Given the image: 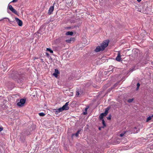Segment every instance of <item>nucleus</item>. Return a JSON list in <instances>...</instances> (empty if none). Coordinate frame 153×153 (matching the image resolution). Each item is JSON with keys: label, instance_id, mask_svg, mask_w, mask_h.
I'll list each match as a JSON object with an SVG mask.
<instances>
[{"label": "nucleus", "instance_id": "16", "mask_svg": "<svg viewBox=\"0 0 153 153\" xmlns=\"http://www.w3.org/2000/svg\"><path fill=\"white\" fill-rule=\"evenodd\" d=\"M81 131V130H78L77 132L75 134H73V135H75L76 137H77L79 134V132Z\"/></svg>", "mask_w": 153, "mask_h": 153}, {"label": "nucleus", "instance_id": "29", "mask_svg": "<svg viewBox=\"0 0 153 153\" xmlns=\"http://www.w3.org/2000/svg\"><path fill=\"white\" fill-rule=\"evenodd\" d=\"M89 106H88V107H87L86 108H85V112H87V109H88V108H89Z\"/></svg>", "mask_w": 153, "mask_h": 153}, {"label": "nucleus", "instance_id": "32", "mask_svg": "<svg viewBox=\"0 0 153 153\" xmlns=\"http://www.w3.org/2000/svg\"><path fill=\"white\" fill-rule=\"evenodd\" d=\"M3 129V128L2 127H0V132L2 131Z\"/></svg>", "mask_w": 153, "mask_h": 153}, {"label": "nucleus", "instance_id": "43", "mask_svg": "<svg viewBox=\"0 0 153 153\" xmlns=\"http://www.w3.org/2000/svg\"><path fill=\"white\" fill-rule=\"evenodd\" d=\"M41 60H42H42H43L42 59H41Z\"/></svg>", "mask_w": 153, "mask_h": 153}, {"label": "nucleus", "instance_id": "30", "mask_svg": "<svg viewBox=\"0 0 153 153\" xmlns=\"http://www.w3.org/2000/svg\"><path fill=\"white\" fill-rule=\"evenodd\" d=\"M18 1V0H13L11 2H10V3L11 2H17Z\"/></svg>", "mask_w": 153, "mask_h": 153}, {"label": "nucleus", "instance_id": "19", "mask_svg": "<svg viewBox=\"0 0 153 153\" xmlns=\"http://www.w3.org/2000/svg\"><path fill=\"white\" fill-rule=\"evenodd\" d=\"M39 114L40 116H44L45 115V114L43 112L40 113Z\"/></svg>", "mask_w": 153, "mask_h": 153}, {"label": "nucleus", "instance_id": "6", "mask_svg": "<svg viewBox=\"0 0 153 153\" xmlns=\"http://www.w3.org/2000/svg\"><path fill=\"white\" fill-rule=\"evenodd\" d=\"M15 20L17 22L18 25L19 26H21L22 25V20L17 17L15 18Z\"/></svg>", "mask_w": 153, "mask_h": 153}, {"label": "nucleus", "instance_id": "26", "mask_svg": "<svg viewBox=\"0 0 153 153\" xmlns=\"http://www.w3.org/2000/svg\"><path fill=\"white\" fill-rule=\"evenodd\" d=\"M79 92L76 91V97H78V96L79 95Z\"/></svg>", "mask_w": 153, "mask_h": 153}, {"label": "nucleus", "instance_id": "20", "mask_svg": "<svg viewBox=\"0 0 153 153\" xmlns=\"http://www.w3.org/2000/svg\"><path fill=\"white\" fill-rule=\"evenodd\" d=\"M113 67L112 66H110V68H112V69L111 70H109L107 72H109L110 71H112V72H113Z\"/></svg>", "mask_w": 153, "mask_h": 153}, {"label": "nucleus", "instance_id": "27", "mask_svg": "<svg viewBox=\"0 0 153 153\" xmlns=\"http://www.w3.org/2000/svg\"><path fill=\"white\" fill-rule=\"evenodd\" d=\"M71 39H67L66 40V42L68 43H70V42H71Z\"/></svg>", "mask_w": 153, "mask_h": 153}, {"label": "nucleus", "instance_id": "3", "mask_svg": "<svg viewBox=\"0 0 153 153\" xmlns=\"http://www.w3.org/2000/svg\"><path fill=\"white\" fill-rule=\"evenodd\" d=\"M7 8L9 9L11 11L15 14L16 15L18 14L17 11L11 5H10L9 4H8L7 7Z\"/></svg>", "mask_w": 153, "mask_h": 153}, {"label": "nucleus", "instance_id": "9", "mask_svg": "<svg viewBox=\"0 0 153 153\" xmlns=\"http://www.w3.org/2000/svg\"><path fill=\"white\" fill-rule=\"evenodd\" d=\"M60 73L58 69H55L54 72L53 73V75L55 77H57V75L58 74H59Z\"/></svg>", "mask_w": 153, "mask_h": 153}, {"label": "nucleus", "instance_id": "5", "mask_svg": "<svg viewBox=\"0 0 153 153\" xmlns=\"http://www.w3.org/2000/svg\"><path fill=\"white\" fill-rule=\"evenodd\" d=\"M69 102H66L65 104L61 107L62 111L67 110L69 109V107L68 106Z\"/></svg>", "mask_w": 153, "mask_h": 153}, {"label": "nucleus", "instance_id": "33", "mask_svg": "<svg viewBox=\"0 0 153 153\" xmlns=\"http://www.w3.org/2000/svg\"><path fill=\"white\" fill-rule=\"evenodd\" d=\"M87 114V112H83V114L84 115H86Z\"/></svg>", "mask_w": 153, "mask_h": 153}, {"label": "nucleus", "instance_id": "31", "mask_svg": "<svg viewBox=\"0 0 153 153\" xmlns=\"http://www.w3.org/2000/svg\"><path fill=\"white\" fill-rule=\"evenodd\" d=\"M140 85V83L139 82L137 83V86L139 87Z\"/></svg>", "mask_w": 153, "mask_h": 153}, {"label": "nucleus", "instance_id": "36", "mask_svg": "<svg viewBox=\"0 0 153 153\" xmlns=\"http://www.w3.org/2000/svg\"><path fill=\"white\" fill-rule=\"evenodd\" d=\"M7 12L8 13H9V14H10V12L9 11V10H7Z\"/></svg>", "mask_w": 153, "mask_h": 153}, {"label": "nucleus", "instance_id": "2", "mask_svg": "<svg viewBox=\"0 0 153 153\" xmlns=\"http://www.w3.org/2000/svg\"><path fill=\"white\" fill-rule=\"evenodd\" d=\"M13 78L18 83L21 85L23 84L25 77L19 74H16L15 76H14Z\"/></svg>", "mask_w": 153, "mask_h": 153}, {"label": "nucleus", "instance_id": "38", "mask_svg": "<svg viewBox=\"0 0 153 153\" xmlns=\"http://www.w3.org/2000/svg\"><path fill=\"white\" fill-rule=\"evenodd\" d=\"M5 19H4L2 21H7V20H4Z\"/></svg>", "mask_w": 153, "mask_h": 153}, {"label": "nucleus", "instance_id": "10", "mask_svg": "<svg viewBox=\"0 0 153 153\" xmlns=\"http://www.w3.org/2000/svg\"><path fill=\"white\" fill-rule=\"evenodd\" d=\"M54 10V7L53 6H51L49 9L48 13L49 15H50Z\"/></svg>", "mask_w": 153, "mask_h": 153}, {"label": "nucleus", "instance_id": "13", "mask_svg": "<svg viewBox=\"0 0 153 153\" xmlns=\"http://www.w3.org/2000/svg\"><path fill=\"white\" fill-rule=\"evenodd\" d=\"M73 34V33L72 31H68L66 33V35L67 36H72Z\"/></svg>", "mask_w": 153, "mask_h": 153}, {"label": "nucleus", "instance_id": "12", "mask_svg": "<svg viewBox=\"0 0 153 153\" xmlns=\"http://www.w3.org/2000/svg\"><path fill=\"white\" fill-rule=\"evenodd\" d=\"M100 120L102 121V124H103V126H102V128H104L106 126V125L105 123V122L104 119H100Z\"/></svg>", "mask_w": 153, "mask_h": 153}, {"label": "nucleus", "instance_id": "1", "mask_svg": "<svg viewBox=\"0 0 153 153\" xmlns=\"http://www.w3.org/2000/svg\"><path fill=\"white\" fill-rule=\"evenodd\" d=\"M109 41L105 40L100 44V46H98L96 47L95 51L97 52L100 51H103L108 45Z\"/></svg>", "mask_w": 153, "mask_h": 153}, {"label": "nucleus", "instance_id": "40", "mask_svg": "<svg viewBox=\"0 0 153 153\" xmlns=\"http://www.w3.org/2000/svg\"><path fill=\"white\" fill-rule=\"evenodd\" d=\"M116 84H115L114 85V86L115 87L116 86Z\"/></svg>", "mask_w": 153, "mask_h": 153}, {"label": "nucleus", "instance_id": "23", "mask_svg": "<svg viewBox=\"0 0 153 153\" xmlns=\"http://www.w3.org/2000/svg\"><path fill=\"white\" fill-rule=\"evenodd\" d=\"M111 114H110L108 117H107V118L108 120H110L111 119Z\"/></svg>", "mask_w": 153, "mask_h": 153}, {"label": "nucleus", "instance_id": "18", "mask_svg": "<svg viewBox=\"0 0 153 153\" xmlns=\"http://www.w3.org/2000/svg\"><path fill=\"white\" fill-rule=\"evenodd\" d=\"M152 117V116H149L148 117H147L146 120V122H149V120H150L151 119Z\"/></svg>", "mask_w": 153, "mask_h": 153}, {"label": "nucleus", "instance_id": "8", "mask_svg": "<svg viewBox=\"0 0 153 153\" xmlns=\"http://www.w3.org/2000/svg\"><path fill=\"white\" fill-rule=\"evenodd\" d=\"M121 56L120 55V53L119 52L118 53L117 56L115 59L118 62H120L122 60V59L121 58Z\"/></svg>", "mask_w": 153, "mask_h": 153}, {"label": "nucleus", "instance_id": "37", "mask_svg": "<svg viewBox=\"0 0 153 153\" xmlns=\"http://www.w3.org/2000/svg\"><path fill=\"white\" fill-rule=\"evenodd\" d=\"M137 1L138 2H140V1H141V0H137Z\"/></svg>", "mask_w": 153, "mask_h": 153}, {"label": "nucleus", "instance_id": "7", "mask_svg": "<svg viewBox=\"0 0 153 153\" xmlns=\"http://www.w3.org/2000/svg\"><path fill=\"white\" fill-rule=\"evenodd\" d=\"M63 111L61 108L57 109H54V112L56 114H57L59 113L62 111Z\"/></svg>", "mask_w": 153, "mask_h": 153}, {"label": "nucleus", "instance_id": "21", "mask_svg": "<svg viewBox=\"0 0 153 153\" xmlns=\"http://www.w3.org/2000/svg\"><path fill=\"white\" fill-rule=\"evenodd\" d=\"M133 100V99H129V100H128V102L129 103H131L132 102Z\"/></svg>", "mask_w": 153, "mask_h": 153}, {"label": "nucleus", "instance_id": "42", "mask_svg": "<svg viewBox=\"0 0 153 153\" xmlns=\"http://www.w3.org/2000/svg\"><path fill=\"white\" fill-rule=\"evenodd\" d=\"M41 28H42V27H40V30H41Z\"/></svg>", "mask_w": 153, "mask_h": 153}, {"label": "nucleus", "instance_id": "4", "mask_svg": "<svg viewBox=\"0 0 153 153\" xmlns=\"http://www.w3.org/2000/svg\"><path fill=\"white\" fill-rule=\"evenodd\" d=\"M25 100L23 99H22L20 100V102L17 103V105L18 106L20 107L24 105V104L25 103Z\"/></svg>", "mask_w": 153, "mask_h": 153}, {"label": "nucleus", "instance_id": "22", "mask_svg": "<svg viewBox=\"0 0 153 153\" xmlns=\"http://www.w3.org/2000/svg\"><path fill=\"white\" fill-rule=\"evenodd\" d=\"M8 19V21L10 22V19H9L7 18V17H4V18H3V19H2L0 20V21H2L4 19Z\"/></svg>", "mask_w": 153, "mask_h": 153}, {"label": "nucleus", "instance_id": "39", "mask_svg": "<svg viewBox=\"0 0 153 153\" xmlns=\"http://www.w3.org/2000/svg\"><path fill=\"white\" fill-rule=\"evenodd\" d=\"M38 59V58H36V57H35V59Z\"/></svg>", "mask_w": 153, "mask_h": 153}, {"label": "nucleus", "instance_id": "28", "mask_svg": "<svg viewBox=\"0 0 153 153\" xmlns=\"http://www.w3.org/2000/svg\"><path fill=\"white\" fill-rule=\"evenodd\" d=\"M46 55L48 57H49L50 56V54L49 53H47V52H46Z\"/></svg>", "mask_w": 153, "mask_h": 153}, {"label": "nucleus", "instance_id": "11", "mask_svg": "<svg viewBox=\"0 0 153 153\" xmlns=\"http://www.w3.org/2000/svg\"><path fill=\"white\" fill-rule=\"evenodd\" d=\"M106 115L104 113H102L100 114L99 116V119H103L104 117L106 116Z\"/></svg>", "mask_w": 153, "mask_h": 153}, {"label": "nucleus", "instance_id": "15", "mask_svg": "<svg viewBox=\"0 0 153 153\" xmlns=\"http://www.w3.org/2000/svg\"><path fill=\"white\" fill-rule=\"evenodd\" d=\"M77 27V26L75 25L74 26H70V27H66L65 28L68 29H73L75 27Z\"/></svg>", "mask_w": 153, "mask_h": 153}, {"label": "nucleus", "instance_id": "17", "mask_svg": "<svg viewBox=\"0 0 153 153\" xmlns=\"http://www.w3.org/2000/svg\"><path fill=\"white\" fill-rule=\"evenodd\" d=\"M46 51L49 52L51 53H53V51L50 48H47Z\"/></svg>", "mask_w": 153, "mask_h": 153}, {"label": "nucleus", "instance_id": "24", "mask_svg": "<svg viewBox=\"0 0 153 153\" xmlns=\"http://www.w3.org/2000/svg\"><path fill=\"white\" fill-rule=\"evenodd\" d=\"M126 133V131H125L124 133L121 134H120V136L121 137H123L124 135V134Z\"/></svg>", "mask_w": 153, "mask_h": 153}, {"label": "nucleus", "instance_id": "25", "mask_svg": "<svg viewBox=\"0 0 153 153\" xmlns=\"http://www.w3.org/2000/svg\"><path fill=\"white\" fill-rule=\"evenodd\" d=\"M137 129V128L136 127H135L134 128V133H137L138 132V131L137 130L136 131H135V130Z\"/></svg>", "mask_w": 153, "mask_h": 153}, {"label": "nucleus", "instance_id": "35", "mask_svg": "<svg viewBox=\"0 0 153 153\" xmlns=\"http://www.w3.org/2000/svg\"><path fill=\"white\" fill-rule=\"evenodd\" d=\"M139 87H137L136 88V90H138L139 88Z\"/></svg>", "mask_w": 153, "mask_h": 153}, {"label": "nucleus", "instance_id": "34", "mask_svg": "<svg viewBox=\"0 0 153 153\" xmlns=\"http://www.w3.org/2000/svg\"><path fill=\"white\" fill-rule=\"evenodd\" d=\"M101 128H102V127H99V128H98L99 130H101Z\"/></svg>", "mask_w": 153, "mask_h": 153}, {"label": "nucleus", "instance_id": "41", "mask_svg": "<svg viewBox=\"0 0 153 153\" xmlns=\"http://www.w3.org/2000/svg\"><path fill=\"white\" fill-rule=\"evenodd\" d=\"M152 117H153V114L152 115Z\"/></svg>", "mask_w": 153, "mask_h": 153}, {"label": "nucleus", "instance_id": "14", "mask_svg": "<svg viewBox=\"0 0 153 153\" xmlns=\"http://www.w3.org/2000/svg\"><path fill=\"white\" fill-rule=\"evenodd\" d=\"M110 107H108V108H106L105 110V112L103 113L104 114H105L106 115H107L108 113V110L110 109Z\"/></svg>", "mask_w": 153, "mask_h": 153}]
</instances>
